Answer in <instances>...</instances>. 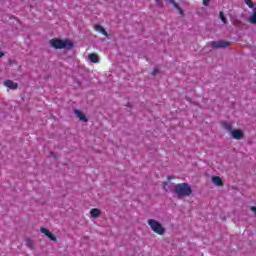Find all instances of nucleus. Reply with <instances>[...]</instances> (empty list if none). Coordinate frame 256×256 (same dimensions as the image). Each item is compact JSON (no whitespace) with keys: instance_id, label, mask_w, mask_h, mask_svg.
Returning <instances> with one entry per match:
<instances>
[{"instance_id":"7","label":"nucleus","mask_w":256,"mask_h":256,"mask_svg":"<svg viewBox=\"0 0 256 256\" xmlns=\"http://www.w3.org/2000/svg\"><path fill=\"white\" fill-rule=\"evenodd\" d=\"M4 86L8 89H11L12 91H15V89H18L19 84L17 82H14L13 80H5Z\"/></svg>"},{"instance_id":"13","label":"nucleus","mask_w":256,"mask_h":256,"mask_svg":"<svg viewBox=\"0 0 256 256\" xmlns=\"http://www.w3.org/2000/svg\"><path fill=\"white\" fill-rule=\"evenodd\" d=\"M248 22L252 25H256V8H253L252 15L249 17Z\"/></svg>"},{"instance_id":"18","label":"nucleus","mask_w":256,"mask_h":256,"mask_svg":"<svg viewBox=\"0 0 256 256\" xmlns=\"http://www.w3.org/2000/svg\"><path fill=\"white\" fill-rule=\"evenodd\" d=\"M158 7H163V0H155Z\"/></svg>"},{"instance_id":"1","label":"nucleus","mask_w":256,"mask_h":256,"mask_svg":"<svg viewBox=\"0 0 256 256\" xmlns=\"http://www.w3.org/2000/svg\"><path fill=\"white\" fill-rule=\"evenodd\" d=\"M174 193L177 199H185V197L193 195V189L187 182L178 183L174 185Z\"/></svg>"},{"instance_id":"17","label":"nucleus","mask_w":256,"mask_h":256,"mask_svg":"<svg viewBox=\"0 0 256 256\" xmlns=\"http://www.w3.org/2000/svg\"><path fill=\"white\" fill-rule=\"evenodd\" d=\"M244 3L250 8V9H255V4L251 0H244Z\"/></svg>"},{"instance_id":"3","label":"nucleus","mask_w":256,"mask_h":256,"mask_svg":"<svg viewBox=\"0 0 256 256\" xmlns=\"http://www.w3.org/2000/svg\"><path fill=\"white\" fill-rule=\"evenodd\" d=\"M148 225L150 229H152L153 233H156L157 235H165V227H163V224H161L159 221L149 219Z\"/></svg>"},{"instance_id":"12","label":"nucleus","mask_w":256,"mask_h":256,"mask_svg":"<svg viewBox=\"0 0 256 256\" xmlns=\"http://www.w3.org/2000/svg\"><path fill=\"white\" fill-rule=\"evenodd\" d=\"M88 59L91 63H99V55H97L96 53L89 54Z\"/></svg>"},{"instance_id":"21","label":"nucleus","mask_w":256,"mask_h":256,"mask_svg":"<svg viewBox=\"0 0 256 256\" xmlns=\"http://www.w3.org/2000/svg\"><path fill=\"white\" fill-rule=\"evenodd\" d=\"M239 23H241L239 20H234V21H233V25H234L235 27H238Z\"/></svg>"},{"instance_id":"25","label":"nucleus","mask_w":256,"mask_h":256,"mask_svg":"<svg viewBox=\"0 0 256 256\" xmlns=\"http://www.w3.org/2000/svg\"><path fill=\"white\" fill-rule=\"evenodd\" d=\"M163 185H164V189H166V187H167V182H163Z\"/></svg>"},{"instance_id":"2","label":"nucleus","mask_w":256,"mask_h":256,"mask_svg":"<svg viewBox=\"0 0 256 256\" xmlns=\"http://www.w3.org/2000/svg\"><path fill=\"white\" fill-rule=\"evenodd\" d=\"M223 127L224 129H226V131L231 133L232 138L236 139L237 141H241V139L245 137V133L243 132V130H240V129L233 130V125L229 122H224Z\"/></svg>"},{"instance_id":"23","label":"nucleus","mask_w":256,"mask_h":256,"mask_svg":"<svg viewBox=\"0 0 256 256\" xmlns=\"http://www.w3.org/2000/svg\"><path fill=\"white\" fill-rule=\"evenodd\" d=\"M251 211H253V213H255V215H256V207L255 206L251 207Z\"/></svg>"},{"instance_id":"10","label":"nucleus","mask_w":256,"mask_h":256,"mask_svg":"<svg viewBox=\"0 0 256 256\" xmlns=\"http://www.w3.org/2000/svg\"><path fill=\"white\" fill-rule=\"evenodd\" d=\"M212 183H214V185H217V187H222L223 179H221V177L219 176H214L212 177Z\"/></svg>"},{"instance_id":"16","label":"nucleus","mask_w":256,"mask_h":256,"mask_svg":"<svg viewBox=\"0 0 256 256\" xmlns=\"http://www.w3.org/2000/svg\"><path fill=\"white\" fill-rule=\"evenodd\" d=\"M219 17H220L222 23H224V25H227V18L225 17V14L223 13V11L219 12Z\"/></svg>"},{"instance_id":"19","label":"nucleus","mask_w":256,"mask_h":256,"mask_svg":"<svg viewBox=\"0 0 256 256\" xmlns=\"http://www.w3.org/2000/svg\"><path fill=\"white\" fill-rule=\"evenodd\" d=\"M209 3H211V0H203L204 7H208Z\"/></svg>"},{"instance_id":"15","label":"nucleus","mask_w":256,"mask_h":256,"mask_svg":"<svg viewBox=\"0 0 256 256\" xmlns=\"http://www.w3.org/2000/svg\"><path fill=\"white\" fill-rule=\"evenodd\" d=\"M26 247H29V249H35V242L31 238H26Z\"/></svg>"},{"instance_id":"20","label":"nucleus","mask_w":256,"mask_h":256,"mask_svg":"<svg viewBox=\"0 0 256 256\" xmlns=\"http://www.w3.org/2000/svg\"><path fill=\"white\" fill-rule=\"evenodd\" d=\"M157 73H159V68H154L152 75H157Z\"/></svg>"},{"instance_id":"8","label":"nucleus","mask_w":256,"mask_h":256,"mask_svg":"<svg viewBox=\"0 0 256 256\" xmlns=\"http://www.w3.org/2000/svg\"><path fill=\"white\" fill-rule=\"evenodd\" d=\"M74 115H76V117H78V119H80V121H83L84 123H87L88 119L85 116V114H83V112L81 110H74Z\"/></svg>"},{"instance_id":"9","label":"nucleus","mask_w":256,"mask_h":256,"mask_svg":"<svg viewBox=\"0 0 256 256\" xmlns=\"http://www.w3.org/2000/svg\"><path fill=\"white\" fill-rule=\"evenodd\" d=\"M94 29H95V31H97L98 33H101L105 37H109V34L107 33V30H105V28H103V26H101L100 24H96L94 26Z\"/></svg>"},{"instance_id":"4","label":"nucleus","mask_w":256,"mask_h":256,"mask_svg":"<svg viewBox=\"0 0 256 256\" xmlns=\"http://www.w3.org/2000/svg\"><path fill=\"white\" fill-rule=\"evenodd\" d=\"M50 45L54 49H65V47H67V45H69V47H73V44L71 42L67 43L66 41H63L59 38L50 40Z\"/></svg>"},{"instance_id":"11","label":"nucleus","mask_w":256,"mask_h":256,"mask_svg":"<svg viewBox=\"0 0 256 256\" xmlns=\"http://www.w3.org/2000/svg\"><path fill=\"white\" fill-rule=\"evenodd\" d=\"M90 215H91V217H93V219H97L98 217L101 216V210H99L97 208H93L90 210Z\"/></svg>"},{"instance_id":"14","label":"nucleus","mask_w":256,"mask_h":256,"mask_svg":"<svg viewBox=\"0 0 256 256\" xmlns=\"http://www.w3.org/2000/svg\"><path fill=\"white\" fill-rule=\"evenodd\" d=\"M168 2H170L171 5H173V7H175V9L180 11V15H183V9H181V6H179V4H177V2H175V0H168Z\"/></svg>"},{"instance_id":"24","label":"nucleus","mask_w":256,"mask_h":256,"mask_svg":"<svg viewBox=\"0 0 256 256\" xmlns=\"http://www.w3.org/2000/svg\"><path fill=\"white\" fill-rule=\"evenodd\" d=\"M1 57H5V53L0 51V59H1Z\"/></svg>"},{"instance_id":"5","label":"nucleus","mask_w":256,"mask_h":256,"mask_svg":"<svg viewBox=\"0 0 256 256\" xmlns=\"http://www.w3.org/2000/svg\"><path fill=\"white\" fill-rule=\"evenodd\" d=\"M229 45H231L230 42L223 41V40L212 42V47L214 49H221V48H224V47H229Z\"/></svg>"},{"instance_id":"6","label":"nucleus","mask_w":256,"mask_h":256,"mask_svg":"<svg viewBox=\"0 0 256 256\" xmlns=\"http://www.w3.org/2000/svg\"><path fill=\"white\" fill-rule=\"evenodd\" d=\"M40 231L41 233L46 235V237L50 239V241H57V237L53 235V233H51V231H49L47 228L41 227Z\"/></svg>"},{"instance_id":"22","label":"nucleus","mask_w":256,"mask_h":256,"mask_svg":"<svg viewBox=\"0 0 256 256\" xmlns=\"http://www.w3.org/2000/svg\"><path fill=\"white\" fill-rule=\"evenodd\" d=\"M168 181L175 179V176H167Z\"/></svg>"},{"instance_id":"26","label":"nucleus","mask_w":256,"mask_h":256,"mask_svg":"<svg viewBox=\"0 0 256 256\" xmlns=\"http://www.w3.org/2000/svg\"><path fill=\"white\" fill-rule=\"evenodd\" d=\"M126 107H131V103H128V104L126 105Z\"/></svg>"}]
</instances>
